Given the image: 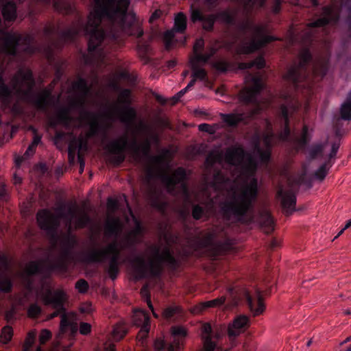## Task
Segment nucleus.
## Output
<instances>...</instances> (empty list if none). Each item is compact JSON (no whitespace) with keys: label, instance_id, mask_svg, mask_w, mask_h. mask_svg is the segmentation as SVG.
Instances as JSON below:
<instances>
[{"label":"nucleus","instance_id":"1","mask_svg":"<svg viewBox=\"0 0 351 351\" xmlns=\"http://www.w3.org/2000/svg\"><path fill=\"white\" fill-rule=\"evenodd\" d=\"M130 3V0H93V11L86 27L83 29V23L77 21L62 33V38L72 40L84 30L89 35L88 51L98 62H103L104 56L99 48L102 43H119L125 35L140 38L143 34L135 15L127 13Z\"/></svg>","mask_w":351,"mask_h":351},{"label":"nucleus","instance_id":"2","mask_svg":"<svg viewBox=\"0 0 351 351\" xmlns=\"http://www.w3.org/2000/svg\"><path fill=\"white\" fill-rule=\"evenodd\" d=\"M158 141V135L156 132H152L149 137L145 138L140 144L137 143L135 138L128 143V136L124 134L110 142L107 145V149L111 154H119L123 153V150L128 148L131 151L134 159L138 162L141 161V154L145 157H148L145 164V171L147 179L149 180L154 177L163 176L171 155L170 152L165 149L158 155L148 156L152 142L157 143Z\"/></svg>","mask_w":351,"mask_h":351},{"label":"nucleus","instance_id":"3","mask_svg":"<svg viewBox=\"0 0 351 351\" xmlns=\"http://www.w3.org/2000/svg\"><path fill=\"white\" fill-rule=\"evenodd\" d=\"M62 212L60 217L64 219L67 231L59 236L60 254L54 263V267H64L72 259L71 250L77 243L75 236L71 231L82 229L91 222L88 208L85 204L78 206L71 204L60 206Z\"/></svg>","mask_w":351,"mask_h":351},{"label":"nucleus","instance_id":"4","mask_svg":"<svg viewBox=\"0 0 351 351\" xmlns=\"http://www.w3.org/2000/svg\"><path fill=\"white\" fill-rule=\"evenodd\" d=\"M258 194V181L252 178L243 184L232 189L221 204L223 215L230 219L233 217L239 221L253 207Z\"/></svg>","mask_w":351,"mask_h":351},{"label":"nucleus","instance_id":"5","mask_svg":"<svg viewBox=\"0 0 351 351\" xmlns=\"http://www.w3.org/2000/svg\"><path fill=\"white\" fill-rule=\"evenodd\" d=\"M240 31L245 34L250 32L253 34V39L249 44H243L238 47L237 52L239 54H250L264 47L276 38L271 36H262L265 28L262 25H254L250 21L242 23L239 27Z\"/></svg>","mask_w":351,"mask_h":351},{"label":"nucleus","instance_id":"6","mask_svg":"<svg viewBox=\"0 0 351 351\" xmlns=\"http://www.w3.org/2000/svg\"><path fill=\"white\" fill-rule=\"evenodd\" d=\"M131 91L129 89L121 90L113 104L105 113L106 117L112 119L117 116L121 122L126 125L130 124L136 117V111L129 105L131 104Z\"/></svg>","mask_w":351,"mask_h":351},{"label":"nucleus","instance_id":"7","mask_svg":"<svg viewBox=\"0 0 351 351\" xmlns=\"http://www.w3.org/2000/svg\"><path fill=\"white\" fill-rule=\"evenodd\" d=\"M112 254L109 265L106 269L112 280L116 279L119 272V258L120 250L118 248L117 241H113L106 247L101 250H92L86 255V261L91 263L102 262L107 255Z\"/></svg>","mask_w":351,"mask_h":351},{"label":"nucleus","instance_id":"8","mask_svg":"<svg viewBox=\"0 0 351 351\" xmlns=\"http://www.w3.org/2000/svg\"><path fill=\"white\" fill-rule=\"evenodd\" d=\"M149 274L153 277L160 275L162 271V263H167L171 266L176 264L175 258L171 254L167 247L161 249L158 245L149 246L146 250Z\"/></svg>","mask_w":351,"mask_h":351},{"label":"nucleus","instance_id":"9","mask_svg":"<svg viewBox=\"0 0 351 351\" xmlns=\"http://www.w3.org/2000/svg\"><path fill=\"white\" fill-rule=\"evenodd\" d=\"M225 160L230 165L241 166L242 174L245 176H252L256 171V161L240 147L228 148L225 154Z\"/></svg>","mask_w":351,"mask_h":351},{"label":"nucleus","instance_id":"10","mask_svg":"<svg viewBox=\"0 0 351 351\" xmlns=\"http://www.w3.org/2000/svg\"><path fill=\"white\" fill-rule=\"evenodd\" d=\"M225 331L227 332V325L224 324H215L213 328L210 323H204L201 327L202 348L199 351H222L217 341L223 336Z\"/></svg>","mask_w":351,"mask_h":351},{"label":"nucleus","instance_id":"11","mask_svg":"<svg viewBox=\"0 0 351 351\" xmlns=\"http://www.w3.org/2000/svg\"><path fill=\"white\" fill-rule=\"evenodd\" d=\"M58 215H54L47 209H43L37 213L36 219L40 228L47 232L51 236L53 248H58V255L60 254V241L59 237L56 238V232L60 224V213L62 212L60 207L56 208Z\"/></svg>","mask_w":351,"mask_h":351},{"label":"nucleus","instance_id":"12","mask_svg":"<svg viewBox=\"0 0 351 351\" xmlns=\"http://www.w3.org/2000/svg\"><path fill=\"white\" fill-rule=\"evenodd\" d=\"M34 82L29 69H19L12 77L10 85L21 100L29 101Z\"/></svg>","mask_w":351,"mask_h":351},{"label":"nucleus","instance_id":"13","mask_svg":"<svg viewBox=\"0 0 351 351\" xmlns=\"http://www.w3.org/2000/svg\"><path fill=\"white\" fill-rule=\"evenodd\" d=\"M41 299L45 305H51L56 310L48 316L49 319L58 315L61 316L62 313L66 311L64 304L68 300V295L62 289L52 291L47 289L41 294Z\"/></svg>","mask_w":351,"mask_h":351},{"label":"nucleus","instance_id":"14","mask_svg":"<svg viewBox=\"0 0 351 351\" xmlns=\"http://www.w3.org/2000/svg\"><path fill=\"white\" fill-rule=\"evenodd\" d=\"M217 238V233L214 231L208 232L202 240V244L208 247V255L212 258L223 254L230 250L232 242L227 239L224 242H215Z\"/></svg>","mask_w":351,"mask_h":351},{"label":"nucleus","instance_id":"15","mask_svg":"<svg viewBox=\"0 0 351 351\" xmlns=\"http://www.w3.org/2000/svg\"><path fill=\"white\" fill-rule=\"evenodd\" d=\"M276 197L285 215L289 216L295 210L296 195L291 186H278Z\"/></svg>","mask_w":351,"mask_h":351},{"label":"nucleus","instance_id":"16","mask_svg":"<svg viewBox=\"0 0 351 351\" xmlns=\"http://www.w3.org/2000/svg\"><path fill=\"white\" fill-rule=\"evenodd\" d=\"M311 55L308 49H302L299 55L298 64L293 65L288 71L285 77L296 84L306 77V65L310 61Z\"/></svg>","mask_w":351,"mask_h":351},{"label":"nucleus","instance_id":"17","mask_svg":"<svg viewBox=\"0 0 351 351\" xmlns=\"http://www.w3.org/2000/svg\"><path fill=\"white\" fill-rule=\"evenodd\" d=\"M250 326V319L244 315L237 316L227 325V335L232 347L236 346V339L245 332Z\"/></svg>","mask_w":351,"mask_h":351},{"label":"nucleus","instance_id":"18","mask_svg":"<svg viewBox=\"0 0 351 351\" xmlns=\"http://www.w3.org/2000/svg\"><path fill=\"white\" fill-rule=\"evenodd\" d=\"M273 141L274 136L269 131H267L263 138L256 136L254 138V149L263 162H267L269 159Z\"/></svg>","mask_w":351,"mask_h":351},{"label":"nucleus","instance_id":"19","mask_svg":"<svg viewBox=\"0 0 351 351\" xmlns=\"http://www.w3.org/2000/svg\"><path fill=\"white\" fill-rule=\"evenodd\" d=\"M245 298L250 312L253 317L262 315L266 308L262 292L257 289L254 298H252L248 293H245Z\"/></svg>","mask_w":351,"mask_h":351},{"label":"nucleus","instance_id":"20","mask_svg":"<svg viewBox=\"0 0 351 351\" xmlns=\"http://www.w3.org/2000/svg\"><path fill=\"white\" fill-rule=\"evenodd\" d=\"M339 146L340 140H338L337 142H335L332 144L331 151L328 155V162H326L322 165L319 169L313 173L311 178V180H317L321 182L325 179L331 166L330 165V160L335 158Z\"/></svg>","mask_w":351,"mask_h":351},{"label":"nucleus","instance_id":"21","mask_svg":"<svg viewBox=\"0 0 351 351\" xmlns=\"http://www.w3.org/2000/svg\"><path fill=\"white\" fill-rule=\"evenodd\" d=\"M185 178V169L182 167H179L173 171L171 175L163 176L162 181L165 183L169 191H171L176 184L181 183L182 192L185 195H186L188 193L187 187L185 184L183 183Z\"/></svg>","mask_w":351,"mask_h":351},{"label":"nucleus","instance_id":"22","mask_svg":"<svg viewBox=\"0 0 351 351\" xmlns=\"http://www.w3.org/2000/svg\"><path fill=\"white\" fill-rule=\"evenodd\" d=\"M147 198L149 205L160 212H164L167 204L163 199L161 192L156 187L149 186L147 193Z\"/></svg>","mask_w":351,"mask_h":351},{"label":"nucleus","instance_id":"23","mask_svg":"<svg viewBox=\"0 0 351 351\" xmlns=\"http://www.w3.org/2000/svg\"><path fill=\"white\" fill-rule=\"evenodd\" d=\"M253 86L245 88L240 92V98L246 103L253 102L256 95L263 87L261 80L258 77H253Z\"/></svg>","mask_w":351,"mask_h":351},{"label":"nucleus","instance_id":"24","mask_svg":"<svg viewBox=\"0 0 351 351\" xmlns=\"http://www.w3.org/2000/svg\"><path fill=\"white\" fill-rule=\"evenodd\" d=\"M258 222L265 234H269L274 232L275 223L270 211L267 209L264 208L260 210Z\"/></svg>","mask_w":351,"mask_h":351},{"label":"nucleus","instance_id":"25","mask_svg":"<svg viewBox=\"0 0 351 351\" xmlns=\"http://www.w3.org/2000/svg\"><path fill=\"white\" fill-rule=\"evenodd\" d=\"M122 230V223L118 217H108L104 226V234L106 237L118 235Z\"/></svg>","mask_w":351,"mask_h":351},{"label":"nucleus","instance_id":"26","mask_svg":"<svg viewBox=\"0 0 351 351\" xmlns=\"http://www.w3.org/2000/svg\"><path fill=\"white\" fill-rule=\"evenodd\" d=\"M324 16L309 24L310 27H323L330 22H336L338 20V15L334 12L332 8L325 7L323 9Z\"/></svg>","mask_w":351,"mask_h":351},{"label":"nucleus","instance_id":"27","mask_svg":"<svg viewBox=\"0 0 351 351\" xmlns=\"http://www.w3.org/2000/svg\"><path fill=\"white\" fill-rule=\"evenodd\" d=\"M225 301L226 297L221 296L213 300L204 302L193 306L191 309V312L195 315L200 314L206 308H216L221 306L225 302Z\"/></svg>","mask_w":351,"mask_h":351},{"label":"nucleus","instance_id":"28","mask_svg":"<svg viewBox=\"0 0 351 351\" xmlns=\"http://www.w3.org/2000/svg\"><path fill=\"white\" fill-rule=\"evenodd\" d=\"M73 86L75 90L80 93V97L75 100L74 103L78 106L84 105L86 97L89 91L86 82L84 79H80L73 84Z\"/></svg>","mask_w":351,"mask_h":351},{"label":"nucleus","instance_id":"29","mask_svg":"<svg viewBox=\"0 0 351 351\" xmlns=\"http://www.w3.org/2000/svg\"><path fill=\"white\" fill-rule=\"evenodd\" d=\"M80 117L82 119L90 121L89 130L86 134L87 138H90L96 134L99 130V123L95 115L88 112H84L80 114Z\"/></svg>","mask_w":351,"mask_h":351},{"label":"nucleus","instance_id":"30","mask_svg":"<svg viewBox=\"0 0 351 351\" xmlns=\"http://www.w3.org/2000/svg\"><path fill=\"white\" fill-rule=\"evenodd\" d=\"M295 108L296 107L288 108L287 106L284 105L281 106V113L284 119L285 129L284 131L279 134V138L280 140H286L289 135V129L288 128L289 114L290 112H293L295 110Z\"/></svg>","mask_w":351,"mask_h":351},{"label":"nucleus","instance_id":"31","mask_svg":"<svg viewBox=\"0 0 351 351\" xmlns=\"http://www.w3.org/2000/svg\"><path fill=\"white\" fill-rule=\"evenodd\" d=\"M132 217L135 223V227L128 232L127 239L130 242L134 243L138 241L143 237L144 229L140 221L135 219L133 215Z\"/></svg>","mask_w":351,"mask_h":351},{"label":"nucleus","instance_id":"32","mask_svg":"<svg viewBox=\"0 0 351 351\" xmlns=\"http://www.w3.org/2000/svg\"><path fill=\"white\" fill-rule=\"evenodd\" d=\"M133 324L137 326H149V317L142 310H135L132 317Z\"/></svg>","mask_w":351,"mask_h":351},{"label":"nucleus","instance_id":"33","mask_svg":"<svg viewBox=\"0 0 351 351\" xmlns=\"http://www.w3.org/2000/svg\"><path fill=\"white\" fill-rule=\"evenodd\" d=\"M2 15L5 21H12L16 17V8L13 2L6 3L2 8Z\"/></svg>","mask_w":351,"mask_h":351},{"label":"nucleus","instance_id":"34","mask_svg":"<svg viewBox=\"0 0 351 351\" xmlns=\"http://www.w3.org/2000/svg\"><path fill=\"white\" fill-rule=\"evenodd\" d=\"M222 160L223 154L221 152H219L218 150H214L210 152L206 159L205 165L206 169H210L215 164H221Z\"/></svg>","mask_w":351,"mask_h":351},{"label":"nucleus","instance_id":"35","mask_svg":"<svg viewBox=\"0 0 351 351\" xmlns=\"http://www.w3.org/2000/svg\"><path fill=\"white\" fill-rule=\"evenodd\" d=\"M132 265L135 271L140 278H143L146 276L147 267L143 257L138 256L134 258Z\"/></svg>","mask_w":351,"mask_h":351},{"label":"nucleus","instance_id":"36","mask_svg":"<svg viewBox=\"0 0 351 351\" xmlns=\"http://www.w3.org/2000/svg\"><path fill=\"white\" fill-rule=\"evenodd\" d=\"M222 120L228 125L233 126L244 120V114H221Z\"/></svg>","mask_w":351,"mask_h":351},{"label":"nucleus","instance_id":"37","mask_svg":"<svg viewBox=\"0 0 351 351\" xmlns=\"http://www.w3.org/2000/svg\"><path fill=\"white\" fill-rule=\"evenodd\" d=\"M60 317V330L61 332H64L67 326L71 324V322L75 320L76 314L73 312L66 313L65 311L62 313Z\"/></svg>","mask_w":351,"mask_h":351},{"label":"nucleus","instance_id":"38","mask_svg":"<svg viewBox=\"0 0 351 351\" xmlns=\"http://www.w3.org/2000/svg\"><path fill=\"white\" fill-rule=\"evenodd\" d=\"M128 332V329L124 323L117 324L112 331L114 340L118 341L122 339Z\"/></svg>","mask_w":351,"mask_h":351},{"label":"nucleus","instance_id":"39","mask_svg":"<svg viewBox=\"0 0 351 351\" xmlns=\"http://www.w3.org/2000/svg\"><path fill=\"white\" fill-rule=\"evenodd\" d=\"M186 28V17L182 12H179L174 21L173 29L178 32H184Z\"/></svg>","mask_w":351,"mask_h":351},{"label":"nucleus","instance_id":"40","mask_svg":"<svg viewBox=\"0 0 351 351\" xmlns=\"http://www.w3.org/2000/svg\"><path fill=\"white\" fill-rule=\"evenodd\" d=\"M215 14L217 16V19L226 24L230 25L234 21L235 14L230 10H225Z\"/></svg>","mask_w":351,"mask_h":351},{"label":"nucleus","instance_id":"41","mask_svg":"<svg viewBox=\"0 0 351 351\" xmlns=\"http://www.w3.org/2000/svg\"><path fill=\"white\" fill-rule=\"evenodd\" d=\"M50 97L49 90H43L36 99L34 104L38 109H45L48 104V99Z\"/></svg>","mask_w":351,"mask_h":351},{"label":"nucleus","instance_id":"42","mask_svg":"<svg viewBox=\"0 0 351 351\" xmlns=\"http://www.w3.org/2000/svg\"><path fill=\"white\" fill-rule=\"evenodd\" d=\"M217 19V16L214 14H208L204 16V19L203 21H202V28L207 31V32H211L213 29L214 24Z\"/></svg>","mask_w":351,"mask_h":351},{"label":"nucleus","instance_id":"43","mask_svg":"<svg viewBox=\"0 0 351 351\" xmlns=\"http://www.w3.org/2000/svg\"><path fill=\"white\" fill-rule=\"evenodd\" d=\"M339 113L342 119L351 120V102L346 100L340 107Z\"/></svg>","mask_w":351,"mask_h":351},{"label":"nucleus","instance_id":"44","mask_svg":"<svg viewBox=\"0 0 351 351\" xmlns=\"http://www.w3.org/2000/svg\"><path fill=\"white\" fill-rule=\"evenodd\" d=\"M28 130L32 131L34 134V138L32 144L28 147L25 155L27 154L29 152H34L36 147L40 143L41 141V136L37 132V130L33 126H29Z\"/></svg>","mask_w":351,"mask_h":351},{"label":"nucleus","instance_id":"45","mask_svg":"<svg viewBox=\"0 0 351 351\" xmlns=\"http://www.w3.org/2000/svg\"><path fill=\"white\" fill-rule=\"evenodd\" d=\"M311 135L308 132V128L306 125H304L302 128V132L300 138L297 139V145L299 148H304L306 145L310 141Z\"/></svg>","mask_w":351,"mask_h":351},{"label":"nucleus","instance_id":"46","mask_svg":"<svg viewBox=\"0 0 351 351\" xmlns=\"http://www.w3.org/2000/svg\"><path fill=\"white\" fill-rule=\"evenodd\" d=\"M265 0H245L244 9L248 12L254 9H258L263 7Z\"/></svg>","mask_w":351,"mask_h":351},{"label":"nucleus","instance_id":"47","mask_svg":"<svg viewBox=\"0 0 351 351\" xmlns=\"http://www.w3.org/2000/svg\"><path fill=\"white\" fill-rule=\"evenodd\" d=\"M191 67L193 71L192 77L200 80L206 79L207 73L204 69H199V65L195 64L194 62H193V64H191Z\"/></svg>","mask_w":351,"mask_h":351},{"label":"nucleus","instance_id":"48","mask_svg":"<svg viewBox=\"0 0 351 351\" xmlns=\"http://www.w3.org/2000/svg\"><path fill=\"white\" fill-rule=\"evenodd\" d=\"M138 54L142 60L144 61V63L146 64L148 62L149 58L147 54L150 51V47L149 45L145 43H138Z\"/></svg>","mask_w":351,"mask_h":351},{"label":"nucleus","instance_id":"49","mask_svg":"<svg viewBox=\"0 0 351 351\" xmlns=\"http://www.w3.org/2000/svg\"><path fill=\"white\" fill-rule=\"evenodd\" d=\"M149 130L150 127L144 121H138L134 130H132L133 138H136V136L138 133L147 132Z\"/></svg>","mask_w":351,"mask_h":351},{"label":"nucleus","instance_id":"50","mask_svg":"<svg viewBox=\"0 0 351 351\" xmlns=\"http://www.w3.org/2000/svg\"><path fill=\"white\" fill-rule=\"evenodd\" d=\"M325 144H317L313 146L309 151V158L313 160L322 156Z\"/></svg>","mask_w":351,"mask_h":351},{"label":"nucleus","instance_id":"51","mask_svg":"<svg viewBox=\"0 0 351 351\" xmlns=\"http://www.w3.org/2000/svg\"><path fill=\"white\" fill-rule=\"evenodd\" d=\"M13 335L12 327L7 326L3 328L0 335V341L3 343H8Z\"/></svg>","mask_w":351,"mask_h":351},{"label":"nucleus","instance_id":"52","mask_svg":"<svg viewBox=\"0 0 351 351\" xmlns=\"http://www.w3.org/2000/svg\"><path fill=\"white\" fill-rule=\"evenodd\" d=\"M39 266L35 261L29 262L25 267L24 272L22 274V276L25 274L31 276L36 274L38 271Z\"/></svg>","mask_w":351,"mask_h":351},{"label":"nucleus","instance_id":"53","mask_svg":"<svg viewBox=\"0 0 351 351\" xmlns=\"http://www.w3.org/2000/svg\"><path fill=\"white\" fill-rule=\"evenodd\" d=\"M11 94V90L8 86L4 83L1 77H0V99H7Z\"/></svg>","mask_w":351,"mask_h":351},{"label":"nucleus","instance_id":"54","mask_svg":"<svg viewBox=\"0 0 351 351\" xmlns=\"http://www.w3.org/2000/svg\"><path fill=\"white\" fill-rule=\"evenodd\" d=\"M41 313L40 307L36 304H32L27 308V315L31 318L37 317Z\"/></svg>","mask_w":351,"mask_h":351},{"label":"nucleus","instance_id":"55","mask_svg":"<svg viewBox=\"0 0 351 351\" xmlns=\"http://www.w3.org/2000/svg\"><path fill=\"white\" fill-rule=\"evenodd\" d=\"M36 332L34 331H31L27 334L26 337L23 351H29L30 348L32 346L34 342V339L36 337Z\"/></svg>","mask_w":351,"mask_h":351},{"label":"nucleus","instance_id":"56","mask_svg":"<svg viewBox=\"0 0 351 351\" xmlns=\"http://www.w3.org/2000/svg\"><path fill=\"white\" fill-rule=\"evenodd\" d=\"M204 16L202 12L198 9L193 8L192 5L191 8V21L193 23H196L197 21H202L204 20Z\"/></svg>","mask_w":351,"mask_h":351},{"label":"nucleus","instance_id":"57","mask_svg":"<svg viewBox=\"0 0 351 351\" xmlns=\"http://www.w3.org/2000/svg\"><path fill=\"white\" fill-rule=\"evenodd\" d=\"M171 334L173 336L185 337L187 335V330L181 326H174L171 328Z\"/></svg>","mask_w":351,"mask_h":351},{"label":"nucleus","instance_id":"58","mask_svg":"<svg viewBox=\"0 0 351 351\" xmlns=\"http://www.w3.org/2000/svg\"><path fill=\"white\" fill-rule=\"evenodd\" d=\"M210 58V55L201 54L199 53L195 54V56L191 58L190 60V64H193V62L195 64H198L199 62H206Z\"/></svg>","mask_w":351,"mask_h":351},{"label":"nucleus","instance_id":"59","mask_svg":"<svg viewBox=\"0 0 351 351\" xmlns=\"http://www.w3.org/2000/svg\"><path fill=\"white\" fill-rule=\"evenodd\" d=\"M57 117L60 121L63 122H69L71 120L69 110L66 108L60 109L57 113Z\"/></svg>","mask_w":351,"mask_h":351},{"label":"nucleus","instance_id":"60","mask_svg":"<svg viewBox=\"0 0 351 351\" xmlns=\"http://www.w3.org/2000/svg\"><path fill=\"white\" fill-rule=\"evenodd\" d=\"M89 138H87L86 136L85 137L80 136L77 141L78 143V152H80V153H83L84 152H86L88 148V139Z\"/></svg>","mask_w":351,"mask_h":351},{"label":"nucleus","instance_id":"61","mask_svg":"<svg viewBox=\"0 0 351 351\" xmlns=\"http://www.w3.org/2000/svg\"><path fill=\"white\" fill-rule=\"evenodd\" d=\"M75 287L80 293H84L88 291V284L85 280L80 279L76 282Z\"/></svg>","mask_w":351,"mask_h":351},{"label":"nucleus","instance_id":"62","mask_svg":"<svg viewBox=\"0 0 351 351\" xmlns=\"http://www.w3.org/2000/svg\"><path fill=\"white\" fill-rule=\"evenodd\" d=\"M174 29L168 30L164 34V41L165 43V47L167 49L170 48L171 41L174 38Z\"/></svg>","mask_w":351,"mask_h":351},{"label":"nucleus","instance_id":"63","mask_svg":"<svg viewBox=\"0 0 351 351\" xmlns=\"http://www.w3.org/2000/svg\"><path fill=\"white\" fill-rule=\"evenodd\" d=\"M51 337V332L47 329L41 330L39 335L40 345L45 344Z\"/></svg>","mask_w":351,"mask_h":351},{"label":"nucleus","instance_id":"64","mask_svg":"<svg viewBox=\"0 0 351 351\" xmlns=\"http://www.w3.org/2000/svg\"><path fill=\"white\" fill-rule=\"evenodd\" d=\"M109 159L110 162L115 165H119L125 160V156L123 153L114 154Z\"/></svg>","mask_w":351,"mask_h":351}]
</instances>
